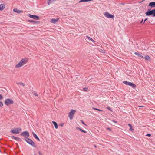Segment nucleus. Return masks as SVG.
<instances>
[{
    "label": "nucleus",
    "mask_w": 155,
    "mask_h": 155,
    "mask_svg": "<svg viewBox=\"0 0 155 155\" xmlns=\"http://www.w3.org/2000/svg\"><path fill=\"white\" fill-rule=\"evenodd\" d=\"M28 61V59L27 58H23L15 65V68H18L24 65Z\"/></svg>",
    "instance_id": "obj_1"
},
{
    "label": "nucleus",
    "mask_w": 155,
    "mask_h": 155,
    "mask_svg": "<svg viewBox=\"0 0 155 155\" xmlns=\"http://www.w3.org/2000/svg\"><path fill=\"white\" fill-rule=\"evenodd\" d=\"M21 131V129L20 127L14 128L12 129L10 131L11 133L14 134H18Z\"/></svg>",
    "instance_id": "obj_2"
},
{
    "label": "nucleus",
    "mask_w": 155,
    "mask_h": 155,
    "mask_svg": "<svg viewBox=\"0 0 155 155\" xmlns=\"http://www.w3.org/2000/svg\"><path fill=\"white\" fill-rule=\"evenodd\" d=\"M24 140L29 144L35 147H36L35 143L31 139L28 138H25Z\"/></svg>",
    "instance_id": "obj_3"
},
{
    "label": "nucleus",
    "mask_w": 155,
    "mask_h": 155,
    "mask_svg": "<svg viewBox=\"0 0 155 155\" xmlns=\"http://www.w3.org/2000/svg\"><path fill=\"white\" fill-rule=\"evenodd\" d=\"M145 14L147 16H150L152 15L153 16H155V9L152 10H150L147 11L145 13Z\"/></svg>",
    "instance_id": "obj_4"
},
{
    "label": "nucleus",
    "mask_w": 155,
    "mask_h": 155,
    "mask_svg": "<svg viewBox=\"0 0 155 155\" xmlns=\"http://www.w3.org/2000/svg\"><path fill=\"white\" fill-rule=\"evenodd\" d=\"M123 83L127 85L130 86L134 89L136 87L135 84L130 82L124 81H123Z\"/></svg>",
    "instance_id": "obj_5"
},
{
    "label": "nucleus",
    "mask_w": 155,
    "mask_h": 155,
    "mask_svg": "<svg viewBox=\"0 0 155 155\" xmlns=\"http://www.w3.org/2000/svg\"><path fill=\"white\" fill-rule=\"evenodd\" d=\"M75 112V110H74L71 109V110L70 112L68 114V117L70 120H71L73 119V115L74 114Z\"/></svg>",
    "instance_id": "obj_6"
},
{
    "label": "nucleus",
    "mask_w": 155,
    "mask_h": 155,
    "mask_svg": "<svg viewBox=\"0 0 155 155\" xmlns=\"http://www.w3.org/2000/svg\"><path fill=\"white\" fill-rule=\"evenodd\" d=\"M104 15L106 17L109 18H113L114 17V15L110 14L109 12H105L104 13Z\"/></svg>",
    "instance_id": "obj_7"
},
{
    "label": "nucleus",
    "mask_w": 155,
    "mask_h": 155,
    "mask_svg": "<svg viewBox=\"0 0 155 155\" xmlns=\"http://www.w3.org/2000/svg\"><path fill=\"white\" fill-rule=\"evenodd\" d=\"M13 103V101L12 99L9 98L6 99L5 101V104L7 106L12 104Z\"/></svg>",
    "instance_id": "obj_8"
},
{
    "label": "nucleus",
    "mask_w": 155,
    "mask_h": 155,
    "mask_svg": "<svg viewBox=\"0 0 155 155\" xmlns=\"http://www.w3.org/2000/svg\"><path fill=\"white\" fill-rule=\"evenodd\" d=\"M20 135L24 137L25 138H28L29 136V133L27 131H25L22 132L20 134Z\"/></svg>",
    "instance_id": "obj_9"
},
{
    "label": "nucleus",
    "mask_w": 155,
    "mask_h": 155,
    "mask_svg": "<svg viewBox=\"0 0 155 155\" xmlns=\"http://www.w3.org/2000/svg\"><path fill=\"white\" fill-rule=\"evenodd\" d=\"M28 16L31 18H33L35 19H36V20H39V17L35 15H33L30 14Z\"/></svg>",
    "instance_id": "obj_10"
},
{
    "label": "nucleus",
    "mask_w": 155,
    "mask_h": 155,
    "mask_svg": "<svg viewBox=\"0 0 155 155\" xmlns=\"http://www.w3.org/2000/svg\"><path fill=\"white\" fill-rule=\"evenodd\" d=\"M13 11L17 13L18 14H20L23 12V11L20 10L19 9L16 8H15L13 9Z\"/></svg>",
    "instance_id": "obj_11"
},
{
    "label": "nucleus",
    "mask_w": 155,
    "mask_h": 155,
    "mask_svg": "<svg viewBox=\"0 0 155 155\" xmlns=\"http://www.w3.org/2000/svg\"><path fill=\"white\" fill-rule=\"evenodd\" d=\"M59 20V18H56V19H51V20L50 22L51 23L53 24H54L56 22H57Z\"/></svg>",
    "instance_id": "obj_12"
},
{
    "label": "nucleus",
    "mask_w": 155,
    "mask_h": 155,
    "mask_svg": "<svg viewBox=\"0 0 155 155\" xmlns=\"http://www.w3.org/2000/svg\"><path fill=\"white\" fill-rule=\"evenodd\" d=\"M148 5L152 8L155 7V2H151L149 3Z\"/></svg>",
    "instance_id": "obj_13"
},
{
    "label": "nucleus",
    "mask_w": 155,
    "mask_h": 155,
    "mask_svg": "<svg viewBox=\"0 0 155 155\" xmlns=\"http://www.w3.org/2000/svg\"><path fill=\"white\" fill-rule=\"evenodd\" d=\"M5 5L4 4L0 5V11H2L5 8Z\"/></svg>",
    "instance_id": "obj_14"
},
{
    "label": "nucleus",
    "mask_w": 155,
    "mask_h": 155,
    "mask_svg": "<svg viewBox=\"0 0 155 155\" xmlns=\"http://www.w3.org/2000/svg\"><path fill=\"white\" fill-rule=\"evenodd\" d=\"M134 54L137 55L139 57L141 58L142 59L144 58V57L141 55V54H139L137 52H135L134 53Z\"/></svg>",
    "instance_id": "obj_15"
},
{
    "label": "nucleus",
    "mask_w": 155,
    "mask_h": 155,
    "mask_svg": "<svg viewBox=\"0 0 155 155\" xmlns=\"http://www.w3.org/2000/svg\"><path fill=\"white\" fill-rule=\"evenodd\" d=\"M32 134L34 137L36 139H37L39 141H40V139L39 138V137L37 136L35 133L34 132H32Z\"/></svg>",
    "instance_id": "obj_16"
},
{
    "label": "nucleus",
    "mask_w": 155,
    "mask_h": 155,
    "mask_svg": "<svg viewBox=\"0 0 155 155\" xmlns=\"http://www.w3.org/2000/svg\"><path fill=\"white\" fill-rule=\"evenodd\" d=\"M55 1V0H48L47 3L49 5L50 4L54 2Z\"/></svg>",
    "instance_id": "obj_17"
},
{
    "label": "nucleus",
    "mask_w": 155,
    "mask_h": 155,
    "mask_svg": "<svg viewBox=\"0 0 155 155\" xmlns=\"http://www.w3.org/2000/svg\"><path fill=\"white\" fill-rule=\"evenodd\" d=\"M76 129L77 130H79L81 132H84V133H86V131L82 129L81 128L78 127H77L76 128Z\"/></svg>",
    "instance_id": "obj_18"
},
{
    "label": "nucleus",
    "mask_w": 155,
    "mask_h": 155,
    "mask_svg": "<svg viewBox=\"0 0 155 155\" xmlns=\"http://www.w3.org/2000/svg\"><path fill=\"white\" fill-rule=\"evenodd\" d=\"M52 123L54 125L55 128L56 129L58 128V125L57 124V123L56 122H55V121H53L52 122Z\"/></svg>",
    "instance_id": "obj_19"
},
{
    "label": "nucleus",
    "mask_w": 155,
    "mask_h": 155,
    "mask_svg": "<svg viewBox=\"0 0 155 155\" xmlns=\"http://www.w3.org/2000/svg\"><path fill=\"white\" fill-rule=\"evenodd\" d=\"M145 59L147 61H150V58L148 55H146L145 57Z\"/></svg>",
    "instance_id": "obj_20"
},
{
    "label": "nucleus",
    "mask_w": 155,
    "mask_h": 155,
    "mask_svg": "<svg viewBox=\"0 0 155 155\" xmlns=\"http://www.w3.org/2000/svg\"><path fill=\"white\" fill-rule=\"evenodd\" d=\"M128 125L130 127V130H131V131H133V129L132 128V126L130 124H128Z\"/></svg>",
    "instance_id": "obj_21"
},
{
    "label": "nucleus",
    "mask_w": 155,
    "mask_h": 155,
    "mask_svg": "<svg viewBox=\"0 0 155 155\" xmlns=\"http://www.w3.org/2000/svg\"><path fill=\"white\" fill-rule=\"evenodd\" d=\"M99 51L100 52L103 53H106L105 51L104 50L100 49Z\"/></svg>",
    "instance_id": "obj_22"
},
{
    "label": "nucleus",
    "mask_w": 155,
    "mask_h": 155,
    "mask_svg": "<svg viewBox=\"0 0 155 155\" xmlns=\"http://www.w3.org/2000/svg\"><path fill=\"white\" fill-rule=\"evenodd\" d=\"M11 137L12 139H14V140H17V139L18 138V137H15L14 136H12Z\"/></svg>",
    "instance_id": "obj_23"
},
{
    "label": "nucleus",
    "mask_w": 155,
    "mask_h": 155,
    "mask_svg": "<svg viewBox=\"0 0 155 155\" xmlns=\"http://www.w3.org/2000/svg\"><path fill=\"white\" fill-rule=\"evenodd\" d=\"M93 108L94 110H97L98 111H99L101 112V111H102V110H100V109H97V108H95L93 107Z\"/></svg>",
    "instance_id": "obj_24"
},
{
    "label": "nucleus",
    "mask_w": 155,
    "mask_h": 155,
    "mask_svg": "<svg viewBox=\"0 0 155 155\" xmlns=\"http://www.w3.org/2000/svg\"><path fill=\"white\" fill-rule=\"evenodd\" d=\"M17 84H20L23 86H24L25 85V84L22 82H20L19 83H18Z\"/></svg>",
    "instance_id": "obj_25"
},
{
    "label": "nucleus",
    "mask_w": 155,
    "mask_h": 155,
    "mask_svg": "<svg viewBox=\"0 0 155 155\" xmlns=\"http://www.w3.org/2000/svg\"><path fill=\"white\" fill-rule=\"evenodd\" d=\"M88 89V88L87 87H84L83 88V91H86Z\"/></svg>",
    "instance_id": "obj_26"
},
{
    "label": "nucleus",
    "mask_w": 155,
    "mask_h": 155,
    "mask_svg": "<svg viewBox=\"0 0 155 155\" xmlns=\"http://www.w3.org/2000/svg\"><path fill=\"white\" fill-rule=\"evenodd\" d=\"M3 105V103L2 101H0V107H2Z\"/></svg>",
    "instance_id": "obj_27"
},
{
    "label": "nucleus",
    "mask_w": 155,
    "mask_h": 155,
    "mask_svg": "<svg viewBox=\"0 0 155 155\" xmlns=\"http://www.w3.org/2000/svg\"><path fill=\"white\" fill-rule=\"evenodd\" d=\"M17 141H20V142H21V141H22V140L20 138H19L18 137V138L17 139Z\"/></svg>",
    "instance_id": "obj_28"
},
{
    "label": "nucleus",
    "mask_w": 155,
    "mask_h": 155,
    "mask_svg": "<svg viewBox=\"0 0 155 155\" xmlns=\"http://www.w3.org/2000/svg\"><path fill=\"white\" fill-rule=\"evenodd\" d=\"M107 109L109 110H110V111H111L112 110H111V108H110V107L109 106H108V107H107Z\"/></svg>",
    "instance_id": "obj_29"
},
{
    "label": "nucleus",
    "mask_w": 155,
    "mask_h": 155,
    "mask_svg": "<svg viewBox=\"0 0 155 155\" xmlns=\"http://www.w3.org/2000/svg\"><path fill=\"white\" fill-rule=\"evenodd\" d=\"M3 99V97L2 95L0 94V100L2 99Z\"/></svg>",
    "instance_id": "obj_30"
},
{
    "label": "nucleus",
    "mask_w": 155,
    "mask_h": 155,
    "mask_svg": "<svg viewBox=\"0 0 155 155\" xmlns=\"http://www.w3.org/2000/svg\"><path fill=\"white\" fill-rule=\"evenodd\" d=\"M33 94L36 96H38V95L37 94V93L35 92H34V93H33Z\"/></svg>",
    "instance_id": "obj_31"
},
{
    "label": "nucleus",
    "mask_w": 155,
    "mask_h": 155,
    "mask_svg": "<svg viewBox=\"0 0 155 155\" xmlns=\"http://www.w3.org/2000/svg\"><path fill=\"white\" fill-rule=\"evenodd\" d=\"M146 136H147L150 137L151 136V134H146Z\"/></svg>",
    "instance_id": "obj_32"
},
{
    "label": "nucleus",
    "mask_w": 155,
    "mask_h": 155,
    "mask_svg": "<svg viewBox=\"0 0 155 155\" xmlns=\"http://www.w3.org/2000/svg\"><path fill=\"white\" fill-rule=\"evenodd\" d=\"M81 121L82 122V124H84L85 125H86L85 124L84 122L82 120H81Z\"/></svg>",
    "instance_id": "obj_33"
},
{
    "label": "nucleus",
    "mask_w": 155,
    "mask_h": 155,
    "mask_svg": "<svg viewBox=\"0 0 155 155\" xmlns=\"http://www.w3.org/2000/svg\"><path fill=\"white\" fill-rule=\"evenodd\" d=\"M38 153L39 155H43V154L40 151H39Z\"/></svg>",
    "instance_id": "obj_34"
},
{
    "label": "nucleus",
    "mask_w": 155,
    "mask_h": 155,
    "mask_svg": "<svg viewBox=\"0 0 155 155\" xmlns=\"http://www.w3.org/2000/svg\"><path fill=\"white\" fill-rule=\"evenodd\" d=\"M107 129L109 130V131H111V129L110 128L107 127Z\"/></svg>",
    "instance_id": "obj_35"
},
{
    "label": "nucleus",
    "mask_w": 155,
    "mask_h": 155,
    "mask_svg": "<svg viewBox=\"0 0 155 155\" xmlns=\"http://www.w3.org/2000/svg\"><path fill=\"white\" fill-rule=\"evenodd\" d=\"M91 41H92L93 42H95V41L94 39H89Z\"/></svg>",
    "instance_id": "obj_36"
},
{
    "label": "nucleus",
    "mask_w": 155,
    "mask_h": 155,
    "mask_svg": "<svg viewBox=\"0 0 155 155\" xmlns=\"http://www.w3.org/2000/svg\"><path fill=\"white\" fill-rule=\"evenodd\" d=\"M148 19V18H146L145 19V21H144V23L145 22V21Z\"/></svg>",
    "instance_id": "obj_37"
},
{
    "label": "nucleus",
    "mask_w": 155,
    "mask_h": 155,
    "mask_svg": "<svg viewBox=\"0 0 155 155\" xmlns=\"http://www.w3.org/2000/svg\"><path fill=\"white\" fill-rule=\"evenodd\" d=\"M112 121H113V122H115V123H117L116 121H114V120H112Z\"/></svg>",
    "instance_id": "obj_38"
},
{
    "label": "nucleus",
    "mask_w": 155,
    "mask_h": 155,
    "mask_svg": "<svg viewBox=\"0 0 155 155\" xmlns=\"http://www.w3.org/2000/svg\"><path fill=\"white\" fill-rule=\"evenodd\" d=\"M94 147L95 148H96V147H97V146H96V145H94Z\"/></svg>",
    "instance_id": "obj_39"
},
{
    "label": "nucleus",
    "mask_w": 155,
    "mask_h": 155,
    "mask_svg": "<svg viewBox=\"0 0 155 155\" xmlns=\"http://www.w3.org/2000/svg\"><path fill=\"white\" fill-rule=\"evenodd\" d=\"M63 124H61V127L63 126Z\"/></svg>",
    "instance_id": "obj_40"
},
{
    "label": "nucleus",
    "mask_w": 155,
    "mask_h": 155,
    "mask_svg": "<svg viewBox=\"0 0 155 155\" xmlns=\"http://www.w3.org/2000/svg\"><path fill=\"white\" fill-rule=\"evenodd\" d=\"M143 19H142L141 21L140 22V23H142L143 22Z\"/></svg>",
    "instance_id": "obj_41"
},
{
    "label": "nucleus",
    "mask_w": 155,
    "mask_h": 155,
    "mask_svg": "<svg viewBox=\"0 0 155 155\" xmlns=\"http://www.w3.org/2000/svg\"><path fill=\"white\" fill-rule=\"evenodd\" d=\"M139 107H143V106H139Z\"/></svg>",
    "instance_id": "obj_42"
},
{
    "label": "nucleus",
    "mask_w": 155,
    "mask_h": 155,
    "mask_svg": "<svg viewBox=\"0 0 155 155\" xmlns=\"http://www.w3.org/2000/svg\"><path fill=\"white\" fill-rule=\"evenodd\" d=\"M88 39H91V38H90V37H89L88 38Z\"/></svg>",
    "instance_id": "obj_43"
},
{
    "label": "nucleus",
    "mask_w": 155,
    "mask_h": 155,
    "mask_svg": "<svg viewBox=\"0 0 155 155\" xmlns=\"http://www.w3.org/2000/svg\"><path fill=\"white\" fill-rule=\"evenodd\" d=\"M34 155H36V154H34Z\"/></svg>",
    "instance_id": "obj_44"
}]
</instances>
